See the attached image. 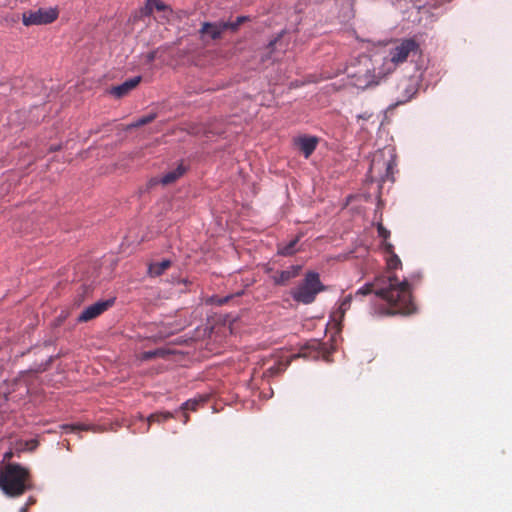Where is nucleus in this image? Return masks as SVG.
<instances>
[{"label":"nucleus","instance_id":"obj_1","mask_svg":"<svg viewBox=\"0 0 512 512\" xmlns=\"http://www.w3.org/2000/svg\"><path fill=\"white\" fill-rule=\"evenodd\" d=\"M381 248L385 254L387 275L377 276L373 282L366 283L356 291V296L374 293L388 305L382 311L383 314H412L416 311V306L412 298L411 283L407 279L400 281L393 275L394 270L402 267V262L392 243L384 242Z\"/></svg>","mask_w":512,"mask_h":512},{"label":"nucleus","instance_id":"obj_2","mask_svg":"<svg viewBox=\"0 0 512 512\" xmlns=\"http://www.w3.org/2000/svg\"><path fill=\"white\" fill-rule=\"evenodd\" d=\"M33 488L30 471L16 463H9L0 470V489L8 497L15 498Z\"/></svg>","mask_w":512,"mask_h":512},{"label":"nucleus","instance_id":"obj_3","mask_svg":"<svg viewBox=\"0 0 512 512\" xmlns=\"http://www.w3.org/2000/svg\"><path fill=\"white\" fill-rule=\"evenodd\" d=\"M420 53V45L414 38L396 40L388 48L387 55L379 66V73L382 76H387L393 73L398 66L405 63L410 57L417 56Z\"/></svg>","mask_w":512,"mask_h":512},{"label":"nucleus","instance_id":"obj_4","mask_svg":"<svg viewBox=\"0 0 512 512\" xmlns=\"http://www.w3.org/2000/svg\"><path fill=\"white\" fill-rule=\"evenodd\" d=\"M396 166V159L393 149L384 148L376 151L371 159L368 175L371 181L384 183L394 181L393 170Z\"/></svg>","mask_w":512,"mask_h":512},{"label":"nucleus","instance_id":"obj_5","mask_svg":"<svg viewBox=\"0 0 512 512\" xmlns=\"http://www.w3.org/2000/svg\"><path fill=\"white\" fill-rule=\"evenodd\" d=\"M347 75L351 79V84L359 89L377 85L383 77L379 71L375 72V67L369 58H365L357 65L350 66L347 69Z\"/></svg>","mask_w":512,"mask_h":512},{"label":"nucleus","instance_id":"obj_6","mask_svg":"<svg viewBox=\"0 0 512 512\" xmlns=\"http://www.w3.org/2000/svg\"><path fill=\"white\" fill-rule=\"evenodd\" d=\"M324 290L319 274L313 271L305 275L303 282L291 291L292 298L299 303L310 304Z\"/></svg>","mask_w":512,"mask_h":512},{"label":"nucleus","instance_id":"obj_7","mask_svg":"<svg viewBox=\"0 0 512 512\" xmlns=\"http://www.w3.org/2000/svg\"><path fill=\"white\" fill-rule=\"evenodd\" d=\"M59 15L57 8H39L23 13L22 22L25 26L46 25L54 22Z\"/></svg>","mask_w":512,"mask_h":512},{"label":"nucleus","instance_id":"obj_8","mask_svg":"<svg viewBox=\"0 0 512 512\" xmlns=\"http://www.w3.org/2000/svg\"><path fill=\"white\" fill-rule=\"evenodd\" d=\"M114 304V299H108L104 301H98L88 307H86L81 314L78 316V322H88L100 316L103 312L108 310Z\"/></svg>","mask_w":512,"mask_h":512},{"label":"nucleus","instance_id":"obj_9","mask_svg":"<svg viewBox=\"0 0 512 512\" xmlns=\"http://www.w3.org/2000/svg\"><path fill=\"white\" fill-rule=\"evenodd\" d=\"M288 44L282 42V33L275 39L271 40L265 47L261 54V61L264 63L269 60H276L278 54H283L287 49Z\"/></svg>","mask_w":512,"mask_h":512},{"label":"nucleus","instance_id":"obj_10","mask_svg":"<svg viewBox=\"0 0 512 512\" xmlns=\"http://www.w3.org/2000/svg\"><path fill=\"white\" fill-rule=\"evenodd\" d=\"M301 269V265H292L286 270L275 272L272 276V280L276 285H286L290 280L300 274Z\"/></svg>","mask_w":512,"mask_h":512},{"label":"nucleus","instance_id":"obj_11","mask_svg":"<svg viewBox=\"0 0 512 512\" xmlns=\"http://www.w3.org/2000/svg\"><path fill=\"white\" fill-rule=\"evenodd\" d=\"M141 77L136 76L131 79L126 80L122 84L118 86H114L110 90V94L113 95L116 98H122L126 96L131 90L137 87V85L140 83Z\"/></svg>","mask_w":512,"mask_h":512},{"label":"nucleus","instance_id":"obj_12","mask_svg":"<svg viewBox=\"0 0 512 512\" xmlns=\"http://www.w3.org/2000/svg\"><path fill=\"white\" fill-rule=\"evenodd\" d=\"M295 144L299 148V150L303 153L305 158L310 157V155L315 151L318 139L316 137H300L295 141Z\"/></svg>","mask_w":512,"mask_h":512},{"label":"nucleus","instance_id":"obj_13","mask_svg":"<svg viewBox=\"0 0 512 512\" xmlns=\"http://www.w3.org/2000/svg\"><path fill=\"white\" fill-rule=\"evenodd\" d=\"M224 31H226V29H225V25L223 24V22H219V23L205 22V23H203L202 28L200 30L202 35H207L213 40L220 38Z\"/></svg>","mask_w":512,"mask_h":512},{"label":"nucleus","instance_id":"obj_14","mask_svg":"<svg viewBox=\"0 0 512 512\" xmlns=\"http://www.w3.org/2000/svg\"><path fill=\"white\" fill-rule=\"evenodd\" d=\"M299 239L300 237L297 236L288 243H279L277 246L278 254L285 257L294 255L298 251L296 246L299 242Z\"/></svg>","mask_w":512,"mask_h":512},{"label":"nucleus","instance_id":"obj_15","mask_svg":"<svg viewBox=\"0 0 512 512\" xmlns=\"http://www.w3.org/2000/svg\"><path fill=\"white\" fill-rule=\"evenodd\" d=\"M172 265L171 261L164 259L161 262L151 263L148 267V274L152 277L162 275Z\"/></svg>","mask_w":512,"mask_h":512},{"label":"nucleus","instance_id":"obj_16","mask_svg":"<svg viewBox=\"0 0 512 512\" xmlns=\"http://www.w3.org/2000/svg\"><path fill=\"white\" fill-rule=\"evenodd\" d=\"M186 171V168L180 164L177 168L172 171H169L163 175L160 180V183L163 185H168L174 183L177 179H179Z\"/></svg>","mask_w":512,"mask_h":512},{"label":"nucleus","instance_id":"obj_17","mask_svg":"<svg viewBox=\"0 0 512 512\" xmlns=\"http://www.w3.org/2000/svg\"><path fill=\"white\" fill-rule=\"evenodd\" d=\"M174 417H175L174 414L171 413V412H168V411L152 413V414H150L147 417V428H146V431L149 430L150 425L152 423H163V422H165V421H167L169 419H172Z\"/></svg>","mask_w":512,"mask_h":512},{"label":"nucleus","instance_id":"obj_18","mask_svg":"<svg viewBox=\"0 0 512 512\" xmlns=\"http://www.w3.org/2000/svg\"><path fill=\"white\" fill-rule=\"evenodd\" d=\"M405 95L403 99L399 100L397 104H403L408 102L413 98V96L417 93L416 85L412 81H408L404 88Z\"/></svg>","mask_w":512,"mask_h":512},{"label":"nucleus","instance_id":"obj_19","mask_svg":"<svg viewBox=\"0 0 512 512\" xmlns=\"http://www.w3.org/2000/svg\"><path fill=\"white\" fill-rule=\"evenodd\" d=\"M67 433H74L78 431H96L92 426L86 424H67L63 426Z\"/></svg>","mask_w":512,"mask_h":512},{"label":"nucleus","instance_id":"obj_20","mask_svg":"<svg viewBox=\"0 0 512 512\" xmlns=\"http://www.w3.org/2000/svg\"><path fill=\"white\" fill-rule=\"evenodd\" d=\"M155 118H156V114L150 113L148 115L142 116L139 119H137L135 122H133L130 125V127L137 128V127L144 126L146 124L151 123Z\"/></svg>","mask_w":512,"mask_h":512},{"label":"nucleus","instance_id":"obj_21","mask_svg":"<svg viewBox=\"0 0 512 512\" xmlns=\"http://www.w3.org/2000/svg\"><path fill=\"white\" fill-rule=\"evenodd\" d=\"M247 20L245 16H239L235 21L232 22H223L226 30H231L233 32L237 31L239 26Z\"/></svg>","mask_w":512,"mask_h":512},{"label":"nucleus","instance_id":"obj_22","mask_svg":"<svg viewBox=\"0 0 512 512\" xmlns=\"http://www.w3.org/2000/svg\"><path fill=\"white\" fill-rule=\"evenodd\" d=\"M203 402V400H196V399H190L186 402H184L180 409L184 410V411H187V410H191V411H196L198 406Z\"/></svg>","mask_w":512,"mask_h":512},{"label":"nucleus","instance_id":"obj_23","mask_svg":"<svg viewBox=\"0 0 512 512\" xmlns=\"http://www.w3.org/2000/svg\"><path fill=\"white\" fill-rule=\"evenodd\" d=\"M361 296L362 295L356 296V293H355L354 295L349 294L346 297H344V299L342 300L340 307H339L342 314H344L350 308L351 302L354 298H358Z\"/></svg>","mask_w":512,"mask_h":512},{"label":"nucleus","instance_id":"obj_24","mask_svg":"<svg viewBox=\"0 0 512 512\" xmlns=\"http://www.w3.org/2000/svg\"><path fill=\"white\" fill-rule=\"evenodd\" d=\"M284 369L285 365L282 363H275L274 365L267 368V370L264 372V375L274 376L284 371Z\"/></svg>","mask_w":512,"mask_h":512},{"label":"nucleus","instance_id":"obj_25","mask_svg":"<svg viewBox=\"0 0 512 512\" xmlns=\"http://www.w3.org/2000/svg\"><path fill=\"white\" fill-rule=\"evenodd\" d=\"M147 7L150 10L156 9L158 11H165L168 9V6H166L161 0H147Z\"/></svg>","mask_w":512,"mask_h":512},{"label":"nucleus","instance_id":"obj_26","mask_svg":"<svg viewBox=\"0 0 512 512\" xmlns=\"http://www.w3.org/2000/svg\"><path fill=\"white\" fill-rule=\"evenodd\" d=\"M165 351L162 349H156L153 351H146L142 354V360H151L156 357H163Z\"/></svg>","mask_w":512,"mask_h":512},{"label":"nucleus","instance_id":"obj_27","mask_svg":"<svg viewBox=\"0 0 512 512\" xmlns=\"http://www.w3.org/2000/svg\"><path fill=\"white\" fill-rule=\"evenodd\" d=\"M376 227H377L378 236L383 239L382 244L384 242H388V239L390 237V231L386 227H384V225L381 222L377 223Z\"/></svg>","mask_w":512,"mask_h":512},{"label":"nucleus","instance_id":"obj_28","mask_svg":"<svg viewBox=\"0 0 512 512\" xmlns=\"http://www.w3.org/2000/svg\"><path fill=\"white\" fill-rule=\"evenodd\" d=\"M155 57H156V51H151V52H149V53L147 54V56H146V58H147V62H148V63L153 62V61H154V59H155Z\"/></svg>","mask_w":512,"mask_h":512},{"label":"nucleus","instance_id":"obj_29","mask_svg":"<svg viewBox=\"0 0 512 512\" xmlns=\"http://www.w3.org/2000/svg\"><path fill=\"white\" fill-rule=\"evenodd\" d=\"M13 2H14V0H0V7H8Z\"/></svg>","mask_w":512,"mask_h":512},{"label":"nucleus","instance_id":"obj_30","mask_svg":"<svg viewBox=\"0 0 512 512\" xmlns=\"http://www.w3.org/2000/svg\"><path fill=\"white\" fill-rule=\"evenodd\" d=\"M35 503H36V498L33 496H30L27 499L26 505H28V507H30V506L34 505Z\"/></svg>","mask_w":512,"mask_h":512},{"label":"nucleus","instance_id":"obj_31","mask_svg":"<svg viewBox=\"0 0 512 512\" xmlns=\"http://www.w3.org/2000/svg\"><path fill=\"white\" fill-rule=\"evenodd\" d=\"M28 510H29V507H28V505H26V504H25L24 506H22V507L19 509V512H28Z\"/></svg>","mask_w":512,"mask_h":512},{"label":"nucleus","instance_id":"obj_32","mask_svg":"<svg viewBox=\"0 0 512 512\" xmlns=\"http://www.w3.org/2000/svg\"><path fill=\"white\" fill-rule=\"evenodd\" d=\"M227 301H228V298H225V299L220 301V304L226 303Z\"/></svg>","mask_w":512,"mask_h":512}]
</instances>
